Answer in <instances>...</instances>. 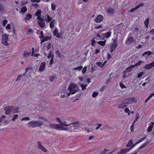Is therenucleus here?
<instances>
[{"instance_id": "37", "label": "nucleus", "mask_w": 154, "mask_h": 154, "mask_svg": "<svg viewBox=\"0 0 154 154\" xmlns=\"http://www.w3.org/2000/svg\"><path fill=\"white\" fill-rule=\"evenodd\" d=\"M55 55L57 57H58L59 58L61 57V56L60 53L58 50H57L55 52Z\"/></svg>"}, {"instance_id": "36", "label": "nucleus", "mask_w": 154, "mask_h": 154, "mask_svg": "<svg viewBox=\"0 0 154 154\" xmlns=\"http://www.w3.org/2000/svg\"><path fill=\"white\" fill-rule=\"evenodd\" d=\"M5 28L6 29L8 30V31H11V25L9 23L7 24V25L6 26Z\"/></svg>"}, {"instance_id": "52", "label": "nucleus", "mask_w": 154, "mask_h": 154, "mask_svg": "<svg viewBox=\"0 0 154 154\" xmlns=\"http://www.w3.org/2000/svg\"><path fill=\"white\" fill-rule=\"evenodd\" d=\"M87 66H84V68L82 70V72L83 74H84L87 71Z\"/></svg>"}, {"instance_id": "45", "label": "nucleus", "mask_w": 154, "mask_h": 154, "mask_svg": "<svg viewBox=\"0 0 154 154\" xmlns=\"http://www.w3.org/2000/svg\"><path fill=\"white\" fill-rule=\"evenodd\" d=\"M143 62L141 60H139V61L137 63H135V64L133 65H134L135 66H138L139 65H140Z\"/></svg>"}, {"instance_id": "51", "label": "nucleus", "mask_w": 154, "mask_h": 154, "mask_svg": "<svg viewBox=\"0 0 154 154\" xmlns=\"http://www.w3.org/2000/svg\"><path fill=\"white\" fill-rule=\"evenodd\" d=\"M8 21L6 20H4L2 21L3 26H5L7 24Z\"/></svg>"}, {"instance_id": "44", "label": "nucleus", "mask_w": 154, "mask_h": 154, "mask_svg": "<svg viewBox=\"0 0 154 154\" xmlns=\"http://www.w3.org/2000/svg\"><path fill=\"white\" fill-rule=\"evenodd\" d=\"M98 92L94 91L93 93L92 96L93 97L95 98L98 95Z\"/></svg>"}, {"instance_id": "20", "label": "nucleus", "mask_w": 154, "mask_h": 154, "mask_svg": "<svg viewBox=\"0 0 154 154\" xmlns=\"http://www.w3.org/2000/svg\"><path fill=\"white\" fill-rule=\"evenodd\" d=\"M53 35L54 36H56L57 38H59L60 37V35L58 33V31L57 28L55 29L53 32Z\"/></svg>"}, {"instance_id": "19", "label": "nucleus", "mask_w": 154, "mask_h": 154, "mask_svg": "<svg viewBox=\"0 0 154 154\" xmlns=\"http://www.w3.org/2000/svg\"><path fill=\"white\" fill-rule=\"evenodd\" d=\"M144 5V4L141 3L139 4L137 6H136L135 8H133L131 9L129 11L131 12H133L134 11H135L137 10V9L139 8L141 6H142Z\"/></svg>"}, {"instance_id": "4", "label": "nucleus", "mask_w": 154, "mask_h": 154, "mask_svg": "<svg viewBox=\"0 0 154 154\" xmlns=\"http://www.w3.org/2000/svg\"><path fill=\"white\" fill-rule=\"evenodd\" d=\"M43 125V122L41 121H31L29 122L28 125L29 127L34 128L37 127H39Z\"/></svg>"}, {"instance_id": "35", "label": "nucleus", "mask_w": 154, "mask_h": 154, "mask_svg": "<svg viewBox=\"0 0 154 154\" xmlns=\"http://www.w3.org/2000/svg\"><path fill=\"white\" fill-rule=\"evenodd\" d=\"M132 140H130L129 141L128 143L126 145V147H131V145L132 144Z\"/></svg>"}, {"instance_id": "49", "label": "nucleus", "mask_w": 154, "mask_h": 154, "mask_svg": "<svg viewBox=\"0 0 154 154\" xmlns=\"http://www.w3.org/2000/svg\"><path fill=\"white\" fill-rule=\"evenodd\" d=\"M91 41V45L92 46L94 47V46L95 43H96V42L95 40L94 39H92Z\"/></svg>"}, {"instance_id": "58", "label": "nucleus", "mask_w": 154, "mask_h": 154, "mask_svg": "<svg viewBox=\"0 0 154 154\" xmlns=\"http://www.w3.org/2000/svg\"><path fill=\"white\" fill-rule=\"evenodd\" d=\"M6 118V116L5 115L2 116L0 118V122H1L3 121V119Z\"/></svg>"}, {"instance_id": "57", "label": "nucleus", "mask_w": 154, "mask_h": 154, "mask_svg": "<svg viewBox=\"0 0 154 154\" xmlns=\"http://www.w3.org/2000/svg\"><path fill=\"white\" fill-rule=\"evenodd\" d=\"M134 124L132 123V125L130 127V130L131 132H133L134 131Z\"/></svg>"}, {"instance_id": "56", "label": "nucleus", "mask_w": 154, "mask_h": 154, "mask_svg": "<svg viewBox=\"0 0 154 154\" xmlns=\"http://www.w3.org/2000/svg\"><path fill=\"white\" fill-rule=\"evenodd\" d=\"M139 116H137L136 118L133 121L132 124H134H134L137 121V119H139Z\"/></svg>"}, {"instance_id": "40", "label": "nucleus", "mask_w": 154, "mask_h": 154, "mask_svg": "<svg viewBox=\"0 0 154 154\" xmlns=\"http://www.w3.org/2000/svg\"><path fill=\"white\" fill-rule=\"evenodd\" d=\"M80 86L82 87V90H84L86 89V87L87 86V85H83L82 84H81L80 85Z\"/></svg>"}, {"instance_id": "27", "label": "nucleus", "mask_w": 154, "mask_h": 154, "mask_svg": "<svg viewBox=\"0 0 154 154\" xmlns=\"http://www.w3.org/2000/svg\"><path fill=\"white\" fill-rule=\"evenodd\" d=\"M150 123L151 124L148 126V128L147 129V131L148 132H150L152 131L153 128V125H154V122H151Z\"/></svg>"}, {"instance_id": "13", "label": "nucleus", "mask_w": 154, "mask_h": 154, "mask_svg": "<svg viewBox=\"0 0 154 154\" xmlns=\"http://www.w3.org/2000/svg\"><path fill=\"white\" fill-rule=\"evenodd\" d=\"M153 66H154V60L149 64L145 65V66L143 67V68L146 69H149Z\"/></svg>"}, {"instance_id": "59", "label": "nucleus", "mask_w": 154, "mask_h": 154, "mask_svg": "<svg viewBox=\"0 0 154 154\" xmlns=\"http://www.w3.org/2000/svg\"><path fill=\"white\" fill-rule=\"evenodd\" d=\"M120 86L122 89L126 88V87L125 85L122 84V83H121L120 84Z\"/></svg>"}, {"instance_id": "30", "label": "nucleus", "mask_w": 154, "mask_h": 154, "mask_svg": "<svg viewBox=\"0 0 154 154\" xmlns=\"http://www.w3.org/2000/svg\"><path fill=\"white\" fill-rule=\"evenodd\" d=\"M31 53V52H28L26 51H25L24 52L23 55V56L25 58H27L29 57Z\"/></svg>"}, {"instance_id": "22", "label": "nucleus", "mask_w": 154, "mask_h": 154, "mask_svg": "<svg viewBox=\"0 0 154 154\" xmlns=\"http://www.w3.org/2000/svg\"><path fill=\"white\" fill-rule=\"evenodd\" d=\"M51 39V38L50 36H46L44 37L43 39H42L41 40V44L43 43L45 41H47L48 40H50Z\"/></svg>"}, {"instance_id": "32", "label": "nucleus", "mask_w": 154, "mask_h": 154, "mask_svg": "<svg viewBox=\"0 0 154 154\" xmlns=\"http://www.w3.org/2000/svg\"><path fill=\"white\" fill-rule=\"evenodd\" d=\"M46 17L45 20L46 22H49L52 20V18L48 14L46 15Z\"/></svg>"}, {"instance_id": "39", "label": "nucleus", "mask_w": 154, "mask_h": 154, "mask_svg": "<svg viewBox=\"0 0 154 154\" xmlns=\"http://www.w3.org/2000/svg\"><path fill=\"white\" fill-rule=\"evenodd\" d=\"M149 22V18H147V19H146L145 20V21L144 23V24L146 26V28H147L148 24Z\"/></svg>"}, {"instance_id": "21", "label": "nucleus", "mask_w": 154, "mask_h": 154, "mask_svg": "<svg viewBox=\"0 0 154 154\" xmlns=\"http://www.w3.org/2000/svg\"><path fill=\"white\" fill-rule=\"evenodd\" d=\"M111 33L112 32L111 31H109L103 34V36L105 38H108L111 36Z\"/></svg>"}, {"instance_id": "63", "label": "nucleus", "mask_w": 154, "mask_h": 154, "mask_svg": "<svg viewBox=\"0 0 154 154\" xmlns=\"http://www.w3.org/2000/svg\"><path fill=\"white\" fill-rule=\"evenodd\" d=\"M154 95V93H152L147 98L149 100Z\"/></svg>"}, {"instance_id": "28", "label": "nucleus", "mask_w": 154, "mask_h": 154, "mask_svg": "<svg viewBox=\"0 0 154 154\" xmlns=\"http://www.w3.org/2000/svg\"><path fill=\"white\" fill-rule=\"evenodd\" d=\"M12 109V112L14 113H17L19 112V108L18 107H14L13 106V108Z\"/></svg>"}, {"instance_id": "6", "label": "nucleus", "mask_w": 154, "mask_h": 154, "mask_svg": "<svg viewBox=\"0 0 154 154\" xmlns=\"http://www.w3.org/2000/svg\"><path fill=\"white\" fill-rule=\"evenodd\" d=\"M54 57V54L53 53L52 51V50L49 51L48 54L47 56V57L48 59H50L51 57V59L50 61V64L51 65H52L53 63Z\"/></svg>"}, {"instance_id": "9", "label": "nucleus", "mask_w": 154, "mask_h": 154, "mask_svg": "<svg viewBox=\"0 0 154 154\" xmlns=\"http://www.w3.org/2000/svg\"><path fill=\"white\" fill-rule=\"evenodd\" d=\"M134 39L132 36L128 37L126 40L125 43L128 45H130L133 43Z\"/></svg>"}, {"instance_id": "26", "label": "nucleus", "mask_w": 154, "mask_h": 154, "mask_svg": "<svg viewBox=\"0 0 154 154\" xmlns=\"http://www.w3.org/2000/svg\"><path fill=\"white\" fill-rule=\"evenodd\" d=\"M146 138V136H145L144 137H143L140 140H139L137 142H136L135 144L132 146L131 147V148H132L133 147H134L137 144H138L140 143L141 142L143 141Z\"/></svg>"}, {"instance_id": "2", "label": "nucleus", "mask_w": 154, "mask_h": 154, "mask_svg": "<svg viewBox=\"0 0 154 154\" xmlns=\"http://www.w3.org/2000/svg\"><path fill=\"white\" fill-rule=\"evenodd\" d=\"M68 89L70 92L67 94V96H69L70 94H74L76 93L79 89L78 86L75 84L71 83L68 87Z\"/></svg>"}, {"instance_id": "47", "label": "nucleus", "mask_w": 154, "mask_h": 154, "mask_svg": "<svg viewBox=\"0 0 154 154\" xmlns=\"http://www.w3.org/2000/svg\"><path fill=\"white\" fill-rule=\"evenodd\" d=\"M18 117V115L17 114L14 115L13 116L12 118V120L13 121H14L16 119H17Z\"/></svg>"}, {"instance_id": "23", "label": "nucleus", "mask_w": 154, "mask_h": 154, "mask_svg": "<svg viewBox=\"0 0 154 154\" xmlns=\"http://www.w3.org/2000/svg\"><path fill=\"white\" fill-rule=\"evenodd\" d=\"M134 67V65H131L129 66L125 70V72H131L132 69Z\"/></svg>"}, {"instance_id": "60", "label": "nucleus", "mask_w": 154, "mask_h": 154, "mask_svg": "<svg viewBox=\"0 0 154 154\" xmlns=\"http://www.w3.org/2000/svg\"><path fill=\"white\" fill-rule=\"evenodd\" d=\"M39 119H42L44 120L43 122H46L47 121V119H46L44 117L42 116H40L39 117Z\"/></svg>"}, {"instance_id": "12", "label": "nucleus", "mask_w": 154, "mask_h": 154, "mask_svg": "<svg viewBox=\"0 0 154 154\" xmlns=\"http://www.w3.org/2000/svg\"><path fill=\"white\" fill-rule=\"evenodd\" d=\"M44 19L42 18L38 20L37 23L38 25L42 28H44L45 26V24L43 21Z\"/></svg>"}, {"instance_id": "43", "label": "nucleus", "mask_w": 154, "mask_h": 154, "mask_svg": "<svg viewBox=\"0 0 154 154\" xmlns=\"http://www.w3.org/2000/svg\"><path fill=\"white\" fill-rule=\"evenodd\" d=\"M51 6L52 10L53 11L55 10L56 9V6L54 4V3H51Z\"/></svg>"}, {"instance_id": "3", "label": "nucleus", "mask_w": 154, "mask_h": 154, "mask_svg": "<svg viewBox=\"0 0 154 154\" xmlns=\"http://www.w3.org/2000/svg\"><path fill=\"white\" fill-rule=\"evenodd\" d=\"M118 45L117 37H114L112 39V42L110 46V51L112 52L117 48Z\"/></svg>"}, {"instance_id": "34", "label": "nucleus", "mask_w": 154, "mask_h": 154, "mask_svg": "<svg viewBox=\"0 0 154 154\" xmlns=\"http://www.w3.org/2000/svg\"><path fill=\"white\" fill-rule=\"evenodd\" d=\"M27 10V9L26 6H24L21 9V12L22 13H25Z\"/></svg>"}, {"instance_id": "48", "label": "nucleus", "mask_w": 154, "mask_h": 154, "mask_svg": "<svg viewBox=\"0 0 154 154\" xmlns=\"http://www.w3.org/2000/svg\"><path fill=\"white\" fill-rule=\"evenodd\" d=\"M22 75H18L17 78L16 79V81H18L21 79L22 78Z\"/></svg>"}, {"instance_id": "15", "label": "nucleus", "mask_w": 154, "mask_h": 154, "mask_svg": "<svg viewBox=\"0 0 154 154\" xmlns=\"http://www.w3.org/2000/svg\"><path fill=\"white\" fill-rule=\"evenodd\" d=\"M106 13L110 16L112 15L115 12V10L112 8H109L106 10Z\"/></svg>"}, {"instance_id": "29", "label": "nucleus", "mask_w": 154, "mask_h": 154, "mask_svg": "<svg viewBox=\"0 0 154 154\" xmlns=\"http://www.w3.org/2000/svg\"><path fill=\"white\" fill-rule=\"evenodd\" d=\"M55 23V20H53L50 22L49 25L51 29H53L54 27Z\"/></svg>"}, {"instance_id": "55", "label": "nucleus", "mask_w": 154, "mask_h": 154, "mask_svg": "<svg viewBox=\"0 0 154 154\" xmlns=\"http://www.w3.org/2000/svg\"><path fill=\"white\" fill-rule=\"evenodd\" d=\"M30 120V118L28 117H26L23 118L21 120V121L23 120Z\"/></svg>"}, {"instance_id": "64", "label": "nucleus", "mask_w": 154, "mask_h": 154, "mask_svg": "<svg viewBox=\"0 0 154 154\" xmlns=\"http://www.w3.org/2000/svg\"><path fill=\"white\" fill-rule=\"evenodd\" d=\"M40 54H39L37 53V54H33V56L36 57H38L40 56Z\"/></svg>"}, {"instance_id": "62", "label": "nucleus", "mask_w": 154, "mask_h": 154, "mask_svg": "<svg viewBox=\"0 0 154 154\" xmlns=\"http://www.w3.org/2000/svg\"><path fill=\"white\" fill-rule=\"evenodd\" d=\"M32 2L34 3L35 2H39L41 1V0H30Z\"/></svg>"}, {"instance_id": "7", "label": "nucleus", "mask_w": 154, "mask_h": 154, "mask_svg": "<svg viewBox=\"0 0 154 154\" xmlns=\"http://www.w3.org/2000/svg\"><path fill=\"white\" fill-rule=\"evenodd\" d=\"M124 101V103L126 104H131L134 102V99L133 97L128 98L125 99Z\"/></svg>"}, {"instance_id": "41", "label": "nucleus", "mask_w": 154, "mask_h": 154, "mask_svg": "<svg viewBox=\"0 0 154 154\" xmlns=\"http://www.w3.org/2000/svg\"><path fill=\"white\" fill-rule=\"evenodd\" d=\"M101 35L99 34H98L94 38L97 40H99L101 39Z\"/></svg>"}, {"instance_id": "18", "label": "nucleus", "mask_w": 154, "mask_h": 154, "mask_svg": "<svg viewBox=\"0 0 154 154\" xmlns=\"http://www.w3.org/2000/svg\"><path fill=\"white\" fill-rule=\"evenodd\" d=\"M46 66V63L45 62L42 63L39 68V71L40 72H43Z\"/></svg>"}, {"instance_id": "10", "label": "nucleus", "mask_w": 154, "mask_h": 154, "mask_svg": "<svg viewBox=\"0 0 154 154\" xmlns=\"http://www.w3.org/2000/svg\"><path fill=\"white\" fill-rule=\"evenodd\" d=\"M60 125L59 124H56L53 123H50L49 125L50 128L52 129H54L57 130H60Z\"/></svg>"}, {"instance_id": "46", "label": "nucleus", "mask_w": 154, "mask_h": 154, "mask_svg": "<svg viewBox=\"0 0 154 154\" xmlns=\"http://www.w3.org/2000/svg\"><path fill=\"white\" fill-rule=\"evenodd\" d=\"M124 111L125 113H127L128 115H130V111L128 108L125 109Z\"/></svg>"}, {"instance_id": "14", "label": "nucleus", "mask_w": 154, "mask_h": 154, "mask_svg": "<svg viewBox=\"0 0 154 154\" xmlns=\"http://www.w3.org/2000/svg\"><path fill=\"white\" fill-rule=\"evenodd\" d=\"M38 143V149H40L42 151L45 152H47V150L45 149V148L43 146L42 144L40 142L38 141L37 142Z\"/></svg>"}, {"instance_id": "16", "label": "nucleus", "mask_w": 154, "mask_h": 154, "mask_svg": "<svg viewBox=\"0 0 154 154\" xmlns=\"http://www.w3.org/2000/svg\"><path fill=\"white\" fill-rule=\"evenodd\" d=\"M131 148L130 149H128V148H125L124 149H121L120 152H117L118 154H125L127 152H128L129 150L131 149Z\"/></svg>"}, {"instance_id": "5", "label": "nucleus", "mask_w": 154, "mask_h": 154, "mask_svg": "<svg viewBox=\"0 0 154 154\" xmlns=\"http://www.w3.org/2000/svg\"><path fill=\"white\" fill-rule=\"evenodd\" d=\"M2 43L6 46L8 45V35L6 34H4L3 35H2Z\"/></svg>"}, {"instance_id": "38", "label": "nucleus", "mask_w": 154, "mask_h": 154, "mask_svg": "<svg viewBox=\"0 0 154 154\" xmlns=\"http://www.w3.org/2000/svg\"><path fill=\"white\" fill-rule=\"evenodd\" d=\"M83 66H80L76 67L74 68L73 69L75 70H78L79 71H80V70H81Z\"/></svg>"}, {"instance_id": "8", "label": "nucleus", "mask_w": 154, "mask_h": 154, "mask_svg": "<svg viewBox=\"0 0 154 154\" xmlns=\"http://www.w3.org/2000/svg\"><path fill=\"white\" fill-rule=\"evenodd\" d=\"M13 106H8L4 108L5 110V113L6 115H8L11 112H12V109Z\"/></svg>"}, {"instance_id": "53", "label": "nucleus", "mask_w": 154, "mask_h": 154, "mask_svg": "<svg viewBox=\"0 0 154 154\" xmlns=\"http://www.w3.org/2000/svg\"><path fill=\"white\" fill-rule=\"evenodd\" d=\"M109 150L106 148L103 149V151L102 152H101L100 154H106V152H108Z\"/></svg>"}, {"instance_id": "24", "label": "nucleus", "mask_w": 154, "mask_h": 154, "mask_svg": "<svg viewBox=\"0 0 154 154\" xmlns=\"http://www.w3.org/2000/svg\"><path fill=\"white\" fill-rule=\"evenodd\" d=\"M128 106V105L126 103H124V101L120 104L118 105V107L119 109H124L126 108Z\"/></svg>"}, {"instance_id": "54", "label": "nucleus", "mask_w": 154, "mask_h": 154, "mask_svg": "<svg viewBox=\"0 0 154 154\" xmlns=\"http://www.w3.org/2000/svg\"><path fill=\"white\" fill-rule=\"evenodd\" d=\"M96 64L99 67H102V68L103 67V66L102 65V63L100 62H97L96 63Z\"/></svg>"}, {"instance_id": "61", "label": "nucleus", "mask_w": 154, "mask_h": 154, "mask_svg": "<svg viewBox=\"0 0 154 154\" xmlns=\"http://www.w3.org/2000/svg\"><path fill=\"white\" fill-rule=\"evenodd\" d=\"M54 78L55 77L54 76L49 77V80L51 82H52L54 80Z\"/></svg>"}, {"instance_id": "50", "label": "nucleus", "mask_w": 154, "mask_h": 154, "mask_svg": "<svg viewBox=\"0 0 154 154\" xmlns=\"http://www.w3.org/2000/svg\"><path fill=\"white\" fill-rule=\"evenodd\" d=\"M144 74L143 72H140L137 75V77L138 78H140Z\"/></svg>"}, {"instance_id": "33", "label": "nucleus", "mask_w": 154, "mask_h": 154, "mask_svg": "<svg viewBox=\"0 0 154 154\" xmlns=\"http://www.w3.org/2000/svg\"><path fill=\"white\" fill-rule=\"evenodd\" d=\"M106 42V40H105L104 41H99L97 43L99 45L103 46L105 45Z\"/></svg>"}, {"instance_id": "11", "label": "nucleus", "mask_w": 154, "mask_h": 154, "mask_svg": "<svg viewBox=\"0 0 154 154\" xmlns=\"http://www.w3.org/2000/svg\"><path fill=\"white\" fill-rule=\"evenodd\" d=\"M103 16L101 14L98 15L95 20L96 23H99L102 21L103 20Z\"/></svg>"}, {"instance_id": "25", "label": "nucleus", "mask_w": 154, "mask_h": 154, "mask_svg": "<svg viewBox=\"0 0 154 154\" xmlns=\"http://www.w3.org/2000/svg\"><path fill=\"white\" fill-rule=\"evenodd\" d=\"M32 17V15L31 14L29 13L26 15V17L24 20H25V21L26 22V20H29Z\"/></svg>"}, {"instance_id": "31", "label": "nucleus", "mask_w": 154, "mask_h": 154, "mask_svg": "<svg viewBox=\"0 0 154 154\" xmlns=\"http://www.w3.org/2000/svg\"><path fill=\"white\" fill-rule=\"evenodd\" d=\"M153 54V52L151 51H146L144 52L142 54L143 56H144L145 55L147 54L148 56H149L150 55H151Z\"/></svg>"}, {"instance_id": "1", "label": "nucleus", "mask_w": 154, "mask_h": 154, "mask_svg": "<svg viewBox=\"0 0 154 154\" xmlns=\"http://www.w3.org/2000/svg\"><path fill=\"white\" fill-rule=\"evenodd\" d=\"M56 120L60 123V130L67 131L70 132L79 131V129L78 128L79 127V124L78 122L68 124L66 121L61 120L60 118H57Z\"/></svg>"}, {"instance_id": "42", "label": "nucleus", "mask_w": 154, "mask_h": 154, "mask_svg": "<svg viewBox=\"0 0 154 154\" xmlns=\"http://www.w3.org/2000/svg\"><path fill=\"white\" fill-rule=\"evenodd\" d=\"M148 144V142H146L144 143H143L139 148V149H141L145 147L146 146H147V144Z\"/></svg>"}, {"instance_id": "17", "label": "nucleus", "mask_w": 154, "mask_h": 154, "mask_svg": "<svg viewBox=\"0 0 154 154\" xmlns=\"http://www.w3.org/2000/svg\"><path fill=\"white\" fill-rule=\"evenodd\" d=\"M42 12V11H41V10H38L35 13V16H37V19L39 20L42 18L41 17Z\"/></svg>"}]
</instances>
